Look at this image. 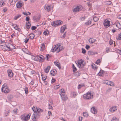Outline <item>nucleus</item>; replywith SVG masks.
<instances>
[{
  "label": "nucleus",
  "instance_id": "1",
  "mask_svg": "<svg viewBox=\"0 0 121 121\" xmlns=\"http://www.w3.org/2000/svg\"><path fill=\"white\" fill-rule=\"evenodd\" d=\"M64 49V48L63 46L60 45V43H58L53 46L51 51L53 52H56L58 53L60 51Z\"/></svg>",
  "mask_w": 121,
  "mask_h": 121
},
{
  "label": "nucleus",
  "instance_id": "2",
  "mask_svg": "<svg viewBox=\"0 0 121 121\" xmlns=\"http://www.w3.org/2000/svg\"><path fill=\"white\" fill-rule=\"evenodd\" d=\"M93 95L91 92H88L83 95L84 98L86 99H90L93 98Z\"/></svg>",
  "mask_w": 121,
  "mask_h": 121
},
{
  "label": "nucleus",
  "instance_id": "3",
  "mask_svg": "<svg viewBox=\"0 0 121 121\" xmlns=\"http://www.w3.org/2000/svg\"><path fill=\"white\" fill-rule=\"evenodd\" d=\"M110 19L107 18L105 19L104 21L103 24L104 27L108 28L110 26Z\"/></svg>",
  "mask_w": 121,
  "mask_h": 121
},
{
  "label": "nucleus",
  "instance_id": "4",
  "mask_svg": "<svg viewBox=\"0 0 121 121\" xmlns=\"http://www.w3.org/2000/svg\"><path fill=\"white\" fill-rule=\"evenodd\" d=\"M31 115V114L30 113H29L27 115L26 114H23L21 116V118L23 121H27L30 119Z\"/></svg>",
  "mask_w": 121,
  "mask_h": 121
},
{
  "label": "nucleus",
  "instance_id": "5",
  "mask_svg": "<svg viewBox=\"0 0 121 121\" xmlns=\"http://www.w3.org/2000/svg\"><path fill=\"white\" fill-rule=\"evenodd\" d=\"M1 90L2 92L5 93H8L10 91L9 89L7 86L6 84H4L3 85L1 88Z\"/></svg>",
  "mask_w": 121,
  "mask_h": 121
},
{
  "label": "nucleus",
  "instance_id": "6",
  "mask_svg": "<svg viewBox=\"0 0 121 121\" xmlns=\"http://www.w3.org/2000/svg\"><path fill=\"white\" fill-rule=\"evenodd\" d=\"M63 22L60 20L55 21L51 23L52 25L53 26H56L62 24Z\"/></svg>",
  "mask_w": 121,
  "mask_h": 121
},
{
  "label": "nucleus",
  "instance_id": "7",
  "mask_svg": "<svg viewBox=\"0 0 121 121\" xmlns=\"http://www.w3.org/2000/svg\"><path fill=\"white\" fill-rule=\"evenodd\" d=\"M77 66L79 68H82L84 66V61L82 59H80L78 60L77 62Z\"/></svg>",
  "mask_w": 121,
  "mask_h": 121
},
{
  "label": "nucleus",
  "instance_id": "8",
  "mask_svg": "<svg viewBox=\"0 0 121 121\" xmlns=\"http://www.w3.org/2000/svg\"><path fill=\"white\" fill-rule=\"evenodd\" d=\"M39 113L38 112L34 113L32 118V120L33 121H36L39 117Z\"/></svg>",
  "mask_w": 121,
  "mask_h": 121
},
{
  "label": "nucleus",
  "instance_id": "9",
  "mask_svg": "<svg viewBox=\"0 0 121 121\" xmlns=\"http://www.w3.org/2000/svg\"><path fill=\"white\" fill-rule=\"evenodd\" d=\"M32 109L34 112V113L38 112L39 113V112L40 111L42 112L43 110L38 107H33L32 108Z\"/></svg>",
  "mask_w": 121,
  "mask_h": 121
},
{
  "label": "nucleus",
  "instance_id": "10",
  "mask_svg": "<svg viewBox=\"0 0 121 121\" xmlns=\"http://www.w3.org/2000/svg\"><path fill=\"white\" fill-rule=\"evenodd\" d=\"M7 73L9 77L12 78L13 77L14 74L12 70L10 69L7 70Z\"/></svg>",
  "mask_w": 121,
  "mask_h": 121
},
{
  "label": "nucleus",
  "instance_id": "11",
  "mask_svg": "<svg viewBox=\"0 0 121 121\" xmlns=\"http://www.w3.org/2000/svg\"><path fill=\"white\" fill-rule=\"evenodd\" d=\"M23 5V2L20 1H19L17 2L16 4V6L17 8L20 9L21 8Z\"/></svg>",
  "mask_w": 121,
  "mask_h": 121
},
{
  "label": "nucleus",
  "instance_id": "12",
  "mask_svg": "<svg viewBox=\"0 0 121 121\" xmlns=\"http://www.w3.org/2000/svg\"><path fill=\"white\" fill-rule=\"evenodd\" d=\"M82 9V7L81 6H78L73 9V11L74 12H78L80 11Z\"/></svg>",
  "mask_w": 121,
  "mask_h": 121
},
{
  "label": "nucleus",
  "instance_id": "13",
  "mask_svg": "<svg viewBox=\"0 0 121 121\" xmlns=\"http://www.w3.org/2000/svg\"><path fill=\"white\" fill-rule=\"evenodd\" d=\"M117 109V107L116 106L112 107L109 109V111L111 112H113L116 111Z\"/></svg>",
  "mask_w": 121,
  "mask_h": 121
},
{
  "label": "nucleus",
  "instance_id": "14",
  "mask_svg": "<svg viewBox=\"0 0 121 121\" xmlns=\"http://www.w3.org/2000/svg\"><path fill=\"white\" fill-rule=\"evenodd\" d=\"M45 43H43L40 45L39 49L41 51L43 52L44 51L45 48Z\"/></svg>",
  "mask_w": 121,
  "mask_h": 121
},
{
  "label": "nucleus",
  "instance_id": "15",
  "mask_svg": "<svg viewBox=\"0 0 121 121\" xmlns=\"http://www.w3.org/2000/svg\"><path fill=\"white\" fill-rule=\"evenodd\" d=\"M57 73L56 70L55 69L52 70L50 71V74L52 76L55 75Z\"/></svg>",
  "mask_w": 121,
  "mask_h": 121
},
{
  "label": "nucleus",
  "instance_id": "16",
  "mask_svg": "<svg viewBox=\"0 0 121 121\" xmlns=\"http://www.w3.org/2000/svg\"><path fill=\"white\" fill-rule=\"evenodd\" d=\"M38 57L39 58V61L40 62H43L45 58L42 55H38Z\"/></svg>",
  "mask_w": 121,
  "mask_h": 121
},
{
  "label": "nucleus",
  "instance_id": "17",
  "mask_svg": "<svg viewBox=\"0 0 121 121\" xmlns=\"http://www.w3.org/2000/svg\"><path fill=\"white\" fill-rule=\"evenodd\" d=\"M5 46L7 48L9 51H11L12 49V47L13 46V45L11 44H9L8 45H6Z\"/></svg>",
  "mask_w": 121,
  "mask_h": 121
},
{
  "label": "nucleus",
  "instance_id": "18",
  "mask_svg": "<svg viewBox=\"0 0 121 121\" xmlns=\"http://www.w3.org/2000/svg\"><path fill=\"white\" fill-rule=\"evenodd\" d=\"M12 26H13L14 28L16 30L18 31L20 30V29L19 28V26L15 24H12Z\"/></svg>",
  "mask_w": 121,
  "mask_h": 121
},
{
  "label": "nucleus",
  "instance_id": "19",
  "mask_svg": "<svg viewBox=\"0 0 121 121\" xmlns=\"http://www.w3.org/2000/svg\"><path fill=\"white\" fill-rule=\"evenodd\" d=\"M91 111L93 114H96L97 113V110L96 109H95V107H92L91 108Z\"/></svg>",
  "mask_w": 121,
  "mask_h": 121
},
{
  "label": "nucleus",
  "instance_id": "20",
  "mask_svg": "<svg viewBox=\"0 0 121 121\" xmlns=\"http://www.w3.org/2000/svg\"><path fill=\"white\" fill-rule=\"evenodd\" d=\"M55 65L57 66L59 69H60L61 68V66L60 65V63L58 61L56 60L54 62Z\"/></svg>",
  "mask_w": 121,
  "mask_h": 121
},
{
  "label": "nucleus",
  "instance_id": "21",
  "mask_svg": "<svg viewBox=\"0 0 121 121\" xmlns=\"http://www.w3.org/2000/svg\"><path fill=\"white\" fill-rule=\"evenodd\" d=\"M60 94L61 96H63L64 95H65V92L64 89H61L60 90Z\"/></svg>",
  "mask_w": 121,
  "mask_h": 121
},
{
  "label": "nucleus",
  "instance_id": "22",
  "mask_svg": "<svg viewBox=\"0 0 121 121\" xmlns=\"http://www.w3.org/2000/svg\"><path fill=\"white\" fill-rule=\"evenodd\" d=\"M31 58L33 60L36 61H38L39 60L38 55L37 56H32L31 57Z\"/></svg>",
  "mask_w": 121,
  "mask_h": 121
},
{
  "label": "nucleus",
  "instance_id": "23",
  "mask_svg": "<svg viewBox=\"0 0 121 121\" xmlns=\"http://www.w3.org/2000/svg\"><path fill=\"white\" fill-rule=\"evenodd\" d=\"M10 112V110L9 109H7L5 110V115L6 116H7L9 115V113Z\"/></svg>",
  "mask_w": 121,
  "mask_h": 121
},
{
  "label": "nucleus",
  "instance_id": "24",
  "mask_svg": "<svg viewBox=\"0 0 121 121\" xmlns=\"http://www.w3.org/2000/svg\"><path fill=\"white\" fill-rule=\"evenodd\" d=\"M66 25H64L61 27V28L60 32L61 33H63L65 30L66 29Z\"/></svg>",
  "mask_w": 121,
  "mask_h": 121
},
{
  "label": "nucleus",
  "instance_id": "25",
  "mask_svg": "<svg viewBox=\"0 0 121 121\" xmlns=\"http://www.w3.org/2000/svg\"><path fill=\"white\" fill-rule=\"evenodd\" d=\"M44 8L45 9L48 11L49 12L51 10V8L50 6H45Z\"/></svg>",
  "mask_w": 121,
  "mask_h": 121
},
{
  "label": "nucleus",
  "instance_id": "26",
  "mask_svg": "<svg viewBox=\"0 0 121 121\" xmlns=\"http://www.w3.org/2000/svg\"><path fill=\"white\" fill-rule=\"evenodd\" d=\"M115 25L119 29H121V24L119 22L115 23Z\"/></svg>",
  "mask_w": 121,
  "mask_h": 121
},
{
  "label": "nucleus",
  "instance_id": "27",
  "mask_svg": "<svg viewBox=\"0 0 121 121\" xmlns=\"http://www.w3.org/2000/svg\"><path fill=\"white\" fill-rule=\"evenodd\" d=\"M50 67V66H48L45 69H44L45 72L46 73H48L49 72Z\"/></svg>",
  "mask_w": 121,
  "mask_h": 121
},
{
  "label": "nucleus",
  "instance_id": "28",
  "mask_svg": "<svg viewBox=\"0 0 121 121\" xmlns=\"http://www.w3.org/2000/svg\"><path fill=\"white\" fill-rule=\"evenodd\" d=\"M4 4V1L2 0H0V7H3Z\"/></svg>",
  "mask_w": 121,
  "mask_h": 121
},
{
  "label": "nucleus",
  "instance_id": "29",
  "mask_svg": "<svg viewBox=\"0 0 121 121\" xmlns=\"http://www.w3.org/2000/svg\"><path fill=\"white\" fill-rule=\"evenodd\" d=\"M49 31L47 30H45L43 32L44 35L45 36H47L49 34Z\"/></svg>",
  "mask_w": 121,
  "mask_h": 121
},
{
  "label": "nucleus",
  "instance_id": "30",
  "mask_svg": "<svg viewBox=\"0 0 121 121\" xmlns=\"http://www.w3.org/2000/svg\"><path fill=\"white\" fill-rule=\"evenodd\" d=\"M31 26V24L30 23L28 22V23H26V28L28 29H29L30 27Z\"/></svg>",
  "mask_w": 121,
  "mask_h": 121
},
{
  "label": "nucleus",
  "instance_id": "31",
  "mask_svg": "<svg viewBox=\"0 0 121 121\" xmlns=\"http://www.w3.org/2000/svg\"><path fill=\"white\" fill-rule=\"evenodd\" d=\"M35 36L34 35L33 33H32L30 34L29 35V38L31 39H33L34 38Z\"/></svg>",
  "mask_w": 121,
  "mask_h": 121
},
{
  "label": "nucleus",
  "instance_id": "32",
  "mask_svg": "<svg viewBox=\"0 0 121 121\" xmlns=\"http://www.w3.org/2000/svg\"><path fill=\"white\" fill-rule=\"evenodd\" d=\"M116 39L117 40H120L121 39V33L118 35Z\"/></svg>",
  "mask_w": 121,
  "mask_h": 121
},
{
  "label": "nucleus",
  "instance_id": "33",
  "mask_svg": "<svg viewBox=\"0 0 121 121\" xmlns=\"http://www.w3.org/2000/svg\"><path fill=\"white\" fill-rule=\"evenodd\" d=\"M99 18L98 17L95 16L93 17V20L95 22H96L98 21L99 19Z\"/></svg>",
  "mask_w": 121,
  "mask_h": 121
},
{
  "label": "nucleus",
  "instance_id": "34",
  "mask_svg": "<svg viewBox=\"0 0 121 121\" xmlns=\"http://www.w3.org/2000/svg\"><path fill=\"white\" fill-rule=\"evenodd\" d=\"M42 79L43 81H45L47 78V76L46 75H42Z\"/></svg>",
  "mask_w": 121,
  "mask_h": 121
},
{
  "label": "nucleus",
  "instance_id": "35",
  "mask_svg": "<svg viewBox=\"0 0 121 121\" xmlns=\"http://www.w3.org/2000/svg\"><path fill=\"white\" fill-rule=\"evenodd\" d=\"M92 68L95 69H97L98 68V67L95 64H93L92 65Z\"/></svg>",
  "mask_w": 121,
  "mask_h": 121
},
{
  "label": "nucleus",
  "instance_id": "36",
  "mask_svg": "<svg viewBox=\"0 0 121 121\" xmlns=\"http://www.w3.org/2000/svg\"><path fill=\"white\" fill-rule=\"evenodd\" d=\"M72 68L73 72H75L77 71V69L74 64L72 65Z\"/></svg>",
  "mask_w": 121,
  "mask_h": 121
},
{
  "label": "nucleus",
  "instance_id": "37",
  "mask_svg": "<svg viewBox=\"0 0 121 121\" xmlns=\"http://www.w3.org/2000/svg\"><path fill=\"white\" fill-rule=\"evenodd\" d=\"M111 121H119V119L116 117H114L112 119Z\"/></svg>",
  "mask_w": 121,
  "mask_h": 121
},
{
  "label": "nucleus",
  "instance_id": "38",
  "mask_svg": "<svg viewBox=\"0 0 121 121\" xmlns=\"http://www.w3.org/2000/svg\"><path fill=\"white\" fill-rule=\"evenodd\" d=\"M61 97L62 99L64 100H67L68 99V98L66 96L64 95L63 96H61Z\"/></svg>",
  "mask_w": 121,
  "mask_h": 121
},
{
  "label": "nucleus",
  "instance_id": "39",
  "mask_svg": "<svg viewBox=\"0 0 121 121\" xmlns=\"http://www.w3.org/2000/svg\"><path fill=\"white\" fill-rule=\"evenodd\" d=\"M24 90L25 91V93L26 94L28 93V89L27 87L26 86L24 88Z\"/></svg>",
  "mask_w": 121,
  "mask_h": 121
},
{
  "label": "nucleus",
  "instance_id": "40",
  "mask_svg": "<svg viewBox=\"0 0 121 121\" xmlns=\"http://www.w3.org/2000/svg\"><path fill=\"white\" fill-rule=\"evenodd\" d=\"M21 16V15L20 14L17 15V16L15 17L14 18V19L15 20H16L18 18L20 17Z\"/></svg>",
  "mask_w": 121,
  "mask_h": 121
},
{
  "label": "nucleus",
  "instance_id": "41",
  "mask_svg": "<svg viewBox=\"0 0 121 121\" xmlns=\"http://www.w3.org/2000/svg\"><path fill=\"white\" fill-rule=\"evenodd\" d=\"M103 71L102 70H100L99 73L98 74L100 76H102L103 74Z\"/></svg>",
  "mask_w": 121,
  "mask_h": 121
},
{
  "label": "nucleus",
  "instance_id": "42",
  "mask_svg": "<svg viewBox=\"0 0 121 121\" xmlns=\"http://www.w3.org/2000/svg\"><path fill=\"white\" fill-rule=\"evenodd\" d=\"M116 51L119 54L121 55V48H120L119 49H117Z\"/></svg>",
  "mask_w": 121,
  "mask_h": 121
},
{
  "label": "nucleus",
  "instance_id": "43",
  "mask_svg": "<svg viewBox=\"0 0 121 121\" xmlns=\"http://www.w3.org/2000/svg\"><path fill=\"white\" fill-rule=\"evenodd\" d=\"M95 40L93 39H89V41L91 43H92L95 42Z\"/></svg>",
  "mask_w": 121,
  "mask_h": 121
},
{
  "label": "nucleus",
  "instance_id": "44",
  "mask_svg": "<svg viewBox=\"0 0 121 121\" xmlns=\"http://www.w3.org/2000/svg\"><path fill=\"white\" fill-rule=\"evenodd\" d=\"M101 61V59H99L96 61L95 63L97 64H99H99L100 63Z\"/></svg>",
  "mask_w": 121,
  "mask_h": 121
},
{
  "label": "nucleus",
  "instance_id": "45",
  "mask_svg": "<svg viewBox=\"0 0 121 121\" xmlns=\"http://www.w3.org/2000/svg\"><path fill=\"white\" fill-rule=\"evenodd\" d=\"M60 86L59 85H56L54 86V88L55 90H57L60 88Z\"/></svg>",
  "mask_w": 121,
  "mask_h": 121
},
{
  "label": "nucleus",
  "instance_id": "46",
  "mask_svg": "<svg viewBox=\"0 0 121 121\" xmlns=\"http://www.w3.org/2000/svg\"><path fill=\"white\" fill-rule=\"evenodd\" d=\"M17 109H15L13 111V113L14 114H17Z\"/></svg>",
  "mask_w": 121,
  "mask_h": 121
},
{
  "label": "nucleus",
  "instance_id": "47",
  "mask_svg": "<svg viewBox=\"0 0 121 121\" xmlns=\"http://www.w3.org/2000/svg\"><path fill=\"white\" fill-rule=\"evenodd\" d=\"M84 86L83 84H81L79 85L78 86V89H80L82 87Z\"/></svg>",
  "mask_w": 121,
  "mask_h": 121
},
{
  "label": "nucleus",
  "instance_id": "48",
  "mask_svg": "<svg viewBox=\"0 0 121 121\" xmlns=\"http://www.w3.org/2000/svg\"><path fill=\"white\" fill-rule=\"evenodd\" d=\"M91 21H89L85 23V24L86 25H89L91 24Z\"/></svg>",
  "mask_w": 121,
  "mask_h": 121
},
{
  "label": "nucleus",
  "instance_id": "49",
  "mask_svg": "<svg viewBox=\"0 0 121 121\" xmlns=\"http://www.w3.org/2000/svg\"><path fill=\"white\" fill-rule=\"evenodd\" d=\"M110 48H106V51L107 53H108L110 52Z\"/></svg>",
  "mask_w": 121,
  "mask_h": 121
},
{
  "label": "nucleus",
  "instance_id": "50",
  "mask_svg": "<svg viewBox=\"0 0 121 121\" xmlns=\"http://www.w3.org/2000/svg\"><path fill=\"white\" fill-rule=\"evenodd\" d=\"M56 82V80L55 78H52V80L51 82L52 83H55Z\"/></svg>",
  "mask_w": 121,
  "mask_h": 121
},
{
  "label": "nucleus",
  "instance_id": "51",
  "mask_svg": "<svg viewBox=\"0 0 121 121\" xmlns=\"http://www.w3.org/2000/svg\"><path fill=\"white\" fill-rule=\"evenodd\" d=\"M110 83L109 84V85L112 86H114V83L113 82L110 81Z\"/></svg>",
  "mask_w": 121,
  "mask_h": 121
},
{
  "label": "nucleus",
  "instance_id": "52",
  "mask_svg": "<svg viewBox=\"0 0 121 121\" xmlns=\"http://www.w3.org/2000/svg\"><path fill=\"white\" fill-rule=\"evenodd\" d=\"M82 52L83 53L85 54L86 53V50L85 49L82 48Z\"/></svg>",
  "mask_w": 121,
  "mask_h": 121
},
{
  "label": "nucleus",
  "instance_id": "53",
  "mask_svg": "<svg viewBox=\"0 0 121 121\" xmlns=\"http://www.w3.org/2000/svg\"><path fill=\"white\" fill-rule=\"evenodd\" d=\"M110 81H108V80H105V81L104 82L105 83H106V84L109 85V84L110 83Z\"/></svg>",
  "mask_w": 121,
  "mask_h": 121
},
{
  "label": "nucleus",
  "instance_id": "54",
  "mask_svg": "<svg viewBox=\"0 0 121 121\" xmlns=\"http://www.w3.org/2000/svg\"><path fill=\"white\" fill-rule=\"evenodd\" d=\"M72 96L74 97H75L76 96V93L75 92H73L72 93Z\"/></svg>",
  "mask_w": 121,
  "mask_h": 121
},
{
  "label": "nucleus",
  "instance_id": "55",
  "mask_svg": "<svg viewBox=\"0 0 121 121\" xmlns=\"http://www.w3.org/2000/svg\"><path fill=\"white\" fill-rule=\"evenodd\" d=\"M83 115L84 117H86L88 116V114L87 113L84 112L83 113Z\"/></svg>",
  "mask_w": 121,
  "mask_h": 121
},
{
  "label": "nucleus",
  "instance_id": "56",
  "mask_svg": "<svg viewBox=\"0 0 121 121\" xmlns=\"http://www.w3.org/2000/svg\"><path fill=\"white\" fill-rule=\"evenodd\" d=\"M48 108L49 109H51L52 110H53V108L51 105L50 104H49L48 106Z\"/></svg>",
  "mask_w": 121,
  "mask_h": 121
},
{
  "label": "nucleus",
  "instance_id": "57",
  "mask_svg": "<svg viewBox=\"0 0 121 121\" xmlns=\"http://www.w3.org/2000/svg\"><path fill=\"white\" fill-rule=\"evenodd\" d=\"M50 56L48 54H47L46 55V59L47 60H48V59H49V57H50Z\"/></svg>",
  "mask_w": 121,
  "mask_h": 121
},
{
  "label": "nucleus",
  "instance_id": "58",
  "mask_svg": "<svg viewBox=\"0 0 121 121\" xmlns=\"http://www.w3.org/2000/svg\"><path fill=\"white\" fill-rule=\"evenodd\" d=\"M29 39L28 38H26L25 39L24 42L25 43H27Z\"/></svg>",
  "mask_w": 121,
  "mask_h": 121
},
{
  "label": "nucleus",
  "instance_id": "59",
  "mask_svg": "<svg viewBox=\"0 0 121 121\" xmlns=\"http://www.w3.org/2000/svg\"><path fill=\"white\" fill-rule=\"evenodd\" d=\"M106 4L107 5H109L112 4V2L110 1H108L106 2Z\"/></svg>",
  "mask_w": 121,
  "mask_h": 121
},
{
  "label": "nucleus",
  "instance_id": "60",
  "mask_svg": "<svg viewBox=\"0 0 121 121\" xmlns=\"http://www.w3.org/2000/svg\"><path fill=\"white\" fill-rule=\"evenodd\" d=\"M36 28L37 27H36L34 26H33L31 27V29L33 30H35Z\"/></svg>",
  "mask_w": 121,
  "mask_h": 121
},
{
  "label": "nucleus",
  "instance_id": "61",
  "mask_svg": "<svg viewBox=\"0 0 121 121\" xmlns=\"http://www.w3.org/2000/svg\"><path fill=\"white\" fill-rule=\"evenodd\" d=\"M113 41L111 39H110L109 42V44L110 45H112L113 44Z\"/></svg>",
  "mask_w": 121,
  "mask_h": 121
},
{
  "label": "nucleus",
  "instance_id": "62",
  "mask_svg": "<svg viewBox=\"0 0 121 121\" xmlns=\"http://www.w3.org/2000/svg\"><path fill=\"white\" fill-rule=\"evenodd\" d=\"M88 53L89 54H90L91 55H93L94 54V52L92 51H89L88 52Z\"/></svg>",
  "mask_w": 121,
  "mask_h": 121
},
{
  "label": "nucleus",
  "instance_id": "63",
  "mask_svg": "<svg viewBox=\"0 0 121 121\" xmlns=\"http://www.w3.org/2000/svg\"><path fill=\"white\" fill-rule=\"evenodd\" d=\"M30 20L29 17H27L26 19V21H29Z\"/></svg>",
  "mask_w": 121,
  "mask_h": 121
},
{
  "label": "nucleus",
  "instance_id": "64",
  "mask_svg": "<svg viewBox=\"0 0 121 121\" xmlns=\"http://www.w3.org/2000/svg\"><path fill=\"white\" fill-rule=\"evenodd\" d=\"M86 48L87 49H88L89 48H90V46L88 45H86Z\"/></svg>",
  "mask_w": 121,
  "mask_h": 121
}]
</instances>
